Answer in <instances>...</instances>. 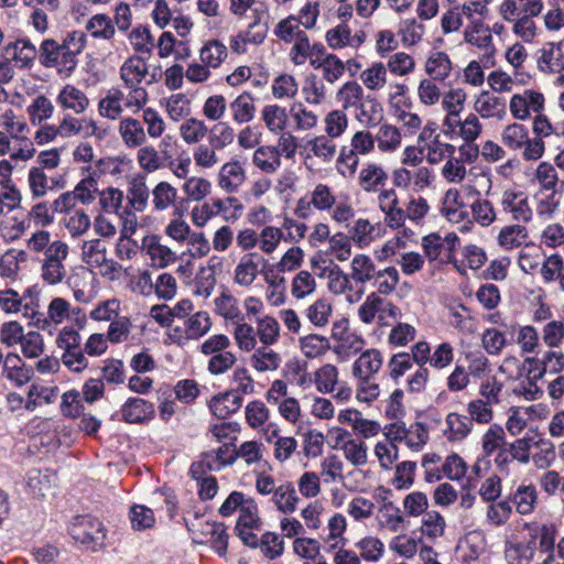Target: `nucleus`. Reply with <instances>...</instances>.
<instances>
[{"instance_id": "3c124183", "label": "nucleus", "mask_w": 564, "mask_h": 564, "mask_svg": "<svg viewBox=\"0 0 564 564\" xmlns=\"http://www.w3.org/2000/svg\"><path fill=\"white\" fill-rule=\"evenodd\" d=\"M321 275H326L328 279V289L334 294H343L347 290H351L350 275L343 272V270L335 265L333 268H325Z\"/></svg>"}, {"instance_id": "e2e57ef3", "label": "nucleus", "mask_w": 564, "mask_h": 564, "mask_svg": "<svg viewBox=\"0 0 564 564\" xmlns=\"http://www.w3.org/2000/svg\"><path fill=\"white\" fill-rule=\"evenodd\" d=\"M316 282L308 271H300L292 281L291 293L296 299H304L315 291Z\"/></svg>"}, {"instance_id": "9b49d317", "label": "nucleus", "mask_w": 564, "mask_h": 564, "mask_svg": "<svg viewBox=\"0 0 564 564\" xmlns=\"http://www.w3.org/2000/svg\"><path fill=\"white\" fill-rule=\"evenodd\" d=\"M142 245L150 256L153 267L163 269L176 261L175 252L162 245L158 236L145 237Z\"/></svg>"}, {"instance_id": "2f4dec72", "label": "nucleus", "mask_w": 564, "mask_h": 564, "mask_svg": "<svg viewBox=\"0 0 564 564\" xmlns=\"http://www.w3.org/2000/svg\"><path fill=\"white\" fill-rule=\"evenodd\" d=\"M86 30L95 39L111 40L116 34L112 20L101 13L95 14L88 20Z\"/></svg>"}, {"instance_id": "13d9d810", "label": "nucleus", "mask_w": 564, "mask_h": 564, "mask_svg": "<svg viewBox=\"0 0 564 564\" xmlns=\"http://www.w3.org/2000/svg\"><path fill=\"white\" fill-rule=\"evenodd\" d=\"M351 30L347 22H341L337 26L326 32L325 40L333 50H341L350 46Z\"/></svg>"}, {"instance_id": "603ef678", "label": "nucleus", "mask_w": 564, "mask_h": 564, "mask_svg": "<svg viewBox=\"0 0 564 564\" xmlns=\"http://www.w3.org/2000/svg\"><path fill=\"white\" fill-rule=\"evenodd\" d=\"M425 33L424 25L415 19H405L400 23L399 34L405 46L417 44Z\"/></svg>"}, {"instance_id": "49530a36", "label": "nucleus", "mask_w": 564, "mask_h": 564, "mask_svg": "<svg viewBox=\"0 0 564 564\" xmlns=\"http://www.w3.org/2000/svg\"><path fill=\"white\" fill-rule=\"evenodd\" d=\"M362 84L370 90H380L387 83V67L382 63H375L360 74Z\"/></svg>"}, {"instance_id": "2eb2a0df", "label": "nucleus", "mask_w": 564, "mask_h": 564, "mask_svg": "<svg viewBox=\"0 0 564 564\" xmlns=\"http://www.w3.org/2000/svg\"><path fill=\"white\" fill-rule=\"evenodd\" d=\"M148 74V65L140 56L129 57L120 67V78L126 86L141 85Z\"/></svg>"}, {"instance_id": "f704fd0d", "label": "nucleus", "mask_w": 564, "mask_h": 564, "mask_svg": "<svg viewBox=\"0 0 564 564\" xmlns=\"http://www.w3.org/2000/svg\"><path fill=\"white\" fill-rule=\"evenodd\" d=\"M162 154L163 156H161L153 147L140 148L137 155L138 163L142 170L149 173L158 171L164 165L163 158H172L165 150H162Z\"/></svg>"}, {"instance_id": "423d86ee", "label": "nucleus", "mask_w": 564, "mask_h": 564, "mask_svg": "<svg viewBox=\"0 0 564 564\" xmlns=\"http://www.w3.org/2000/svg\"><path fill=\"white\" fill-rule=\"evenodd\" d=\"M3 56L13 59L22 68H30L39 59V48L29 39H18L4 46Z\"/></svg>"}, {"instance_id": "4d7b16f0", "label": "nucleus", "mask_w": 564, "mask_h": 564, "mask_svg": "<svg viewBox=\"0 0 564 564\" xmlns=\"http://www.w3.org/2000/svg\"><path fill=\"white\" fill-rule=\"evenodd\" d=\"M262 118L268 129L271 132H276L285 128L288 115L285 108L278 105H269L263 108Z\"/></svg>"}, {"instance_id": "473e14b6", "label": "nucleus", "mask_w": 564, "mask_h": 564, "mask_svg": "<svg viewBox=\"0 0 564 564\" xmlns=\"http://www.w3.org/2000/svg\"><path fill=\"white\" fill-rule=\"evenodd\" d=\"M257 336L260 343L264 346H270L276 343L280 336V325L278 321L270 315L257 317Z\"/></svg>"}, {"instance_id": "79ce46f5", "label": "nucleus", "mask_w": 564, "mask_h": 564, "mask_svg": "<svg viewBox=\"0 0 564 564\" xmlns=\"http://www.w3.org/2000/svg\"><path fill=\"white\" fill-rule=\"evenodd\" d=\"M207 135L213 148L223 150L234 142L235 131L228 123L218 122L208 129Z\"/></svg>"}, {"instance_id": "cd10ccee", "label": "nucleus", "mask_w": 564, "mask_h": 564, "mask_svg": "<svg viewBox=\"0 0 564 564\" xmlns=\"http://www.w3.org/2000/svg\"><path fill=\"white\" fill-rule=\"evenodd\" d=\"M234 120L237 123H246L254 118L256 107L253 98L249 93L239 95L231 104Z\"/></svg>"}, {"instance_id": "774afa93", "label": "nucleus", "mask_w": 564, "mask_h": 564, "mask_svg": "<svg viewBox=\"0 0 564 564\" xmlns=\"http://www.w3.org/2000/svg\"><path fill=\"white\" fill-rule=\"evenodd\" d=\"M341 449L346 459L354 466H361L367 463V446L362 441L348 440L344 442Z\"/></svg>"}, {"instance_id": "c03bdc74", "label": "nucleus", "mask_w": 564, "mask_h": 564, "mask_svg": "<svg viewBox=\"0 0 564 564\" xmlns=\"http://www.w3.org/2000/svg\"><path fill=\"white\" fill-rule=\"evenodd\" d=\"M182 189L189 200L200 202L210 193L212 184L204 177L192 176L185 180Z\"/></svg>"}, {"instance_id": "0e129e2a", "label": "nucleus", "mask_w": 564, "mask_h": 564, "mask_svg": "<svg viewBox=\"0 0 564 564\" xmlns=\"http://www.w3.org/2000/svg\"><path fill=\"white\" fill-rule=\"evenodd\" d=\"M364 560L378 562L383 554V543L376 536H366L356 543Z\"/></svg>"}, {"instance_id": "de8ad7c7", "label": "nucleus", "mask_w": 564, "mask_h": 564, "mask_svg": "<svg viewBox=\"0 0 564 564\" xmlns=\"http://www.w3.org/2000/svg\"><path fill=\"white\" fill-rule=\"evenodd\" d=\"M300 25L301 24L297 22L296 17L289 15L288 18L282 19L278 22L273 30V33L279 40L283 41L284 43H292L296 39H299L300 35L305 33L300 29Z\"/></svg>"}, {"instance_id": "e433bc0d", "label": "nucleus", "mask_w": 564, "mask_h": 564, "mask_svg": "<svg viewBox=\"0 0 564 564\" xmlns=\"http://www.w3.org/2000/svg\"><path fill=\"white\" fill-rule=\"evenodd\" d=\"M208 132L204 121L196 118H188L180 126V134L187 144H195L202 141Z\"/></svg>"}, {"instance_id": "bf43d9fd", "label": "nucleus", "mask_w": 564, "mask_h": 564, "mask_svg": "<svg viewBox=\"0 0 564 564\" xmlns=\"http://www.w3.org/2000/svg\"><path fill=\"white\" fill-rule=\"evenodd\" d=\"M424 254L430 261H440L443 263L446 249L443 238L438 234H430L422 239Z\"/></svg>"}, {"instance_id": "39448f33", "label": "nucleus", "mask_w": 564, "mask_h": 564, "mask_svg": "<svg viewBox=\"0 0 564 564\" xmlns=\"http://www.w3.org/2000/svg\"><path fill=\"white\" fill-rule=\"evenodd\" d=\"M264 263L265 259L258 252L243 254L235 268V283L243 288L250 286L260 273V265Z\"/></svg>"}, {"instance_id": "f3484780", "label": "nucleus", "mask_w": 564, "mask_h": 564, "mask_svg": "<svg viewBox=\"0 0 564 564\" xmlns=\"http://www.w3.org/2000/svg\"><path fill=\"white\" fill-rule=\"evenodd\" d=\"M119 133L128 148L141 147L147 140L142 123L130 117L120 121Z\"/></svg>"}, {"instance_id": "6e6d98bb", "label": "nucleus", "mask_w": 564, "mask_h": 564, "mask_svg": "<svg viewBox=\"0 0 564 564\" xmlns=\"http://www.w3.org/2000/svg\"><path fill=\"white\" fill-rule=\"evenodd\" d=\"M338 380V370L334 365L327 364L315 372L316 389L321 393H329L334 390Z\"/></svg>"}, {"instance_id": "bb28decb", "label": "nucleus", "mask_w": 564, "mask_h": 564, "mask_svg": "<svg viewBox=\"0 0 564 564\" xmlns=\"http://www.w3.org/2000/svg\"><path fill=\"white\" fill-rule=\"evenodd\" d=\"M272 501L279 511L283 513L293 512L299 501L295 487L291 482L279 486L272 496Z\"/></svg>"}, {"instance_id": "72a5a7b5", "label": "nucleus", "mask_w": 564, "mask_h": 564, "mask_svg": "<svg viewBox=\"0 0 564 564\" xmlns=\"http://www.w3.org/2000/svg\"><path fill=\"white\" fill-rule=\"evenodd\" d=\"M83 261L95 268H100L106 262V245L100 239L85 241L82 246Z\"/></svg>"}, {"instance_id": "b1692460", "label": "nucleus", "mask_w": 564, "mask_h": 564, "mask_svg": "<svg viewBox=\"0 0 564 564\" xmlns=\"http://www.w3.org/2000/svg\"><path fill=\"white\" fill-rule=\"evenodd\" d=\"M466 43L482 48L488 53L492 51V36L490 30L482 23H471L464 31Z\"/></svg>"}, {"instance_id": "20e7f679", "label": "nucleus", "mask_w": 564, "mask_h": 564, "mask_svg": "<svg viewBox=\"0 0 564 564\" xmlns=\"http://www.w3.org/2000/svg\"><path fill=\"white\" fill-rule=\"evenodd\" d=\"M378 203L389 228L399 229L404 225L405 210L399 207V199L393 188L381 191L378 195Z\"/></svg>"}, {"instance_id": "ddd939ff", "label": "nucleus", "mask_w": 564, "mask_h": 564, "mask_svg": "<svg viewBox=\"0 0 564 564\" xmlns=\"http://www.w3.org/2000/svg\"><path fill=\"white\" fill-rule=\"evenodd\" d=\"M120 413L127 423H141L154 414V406L141 398H129L121 406Z\"/></svg>"}, {"instance_id": "09e8293b", "label": "nucleus", "mask_w": 564, "mask_h": 564, "mask_svg": "<svg viewBox=\"0 0 564 564\" xmlns=\"http://www.w3.org/2000/svg\"><path fill=\"white\" fill-rule=\"evenodd\" d=\"M376 140L382 152L394 151L401 144V133L394 126L382 124L377 132Z\"/></svg>"}, {"instance_id": "5fc2aeb1", "label": "nucleus", "mask_w": 564, "mask_h": 564, "mask_svg": "<svg viewBox=\"0 0 564 564\" xmlns=\"http://www.w3.org/2000/svg\"><path fill=\"white\" fill-rule=\"evenodd\" d=\"M375 286L377 293L382 295L391 294L399 283V272L394 267H388L383 270H378L375 276Z\"/></svg>"}, {"instance_id": "ea45409f", "label": "nucleus", "mask_w": 564, "mask_h": 564, "mask_svg": "<svg viewBox=\"0 0 564 564\" xmlns=\"http://www.w3.org/2000/svg\"><path fill=\"white\" fill-rule=\"evenodd\" d=\"M534 438H536V432H527L522 438H518L513 443H507L513 460L521 464L530 462V449L533 447Z\"/></svg>"}, {"instance_id": "4468645a", "label": "nucleus", "mask_w": 564, "mask_h": 564, "mask_svg": "<svg viewBox=\"0 0 564 564\" xmlns=\"http://www.w3.org/2000/svg\"><path fill=\"white\" fill-rule=\"evenodd\" d=\"M242 405V397L238 391L228 390L210 400L209 408L214 415L226 419L236 413Z\"/></svg>"}, {"instance_id": "a18cd8bd", "label": "nucleus", "mask_w": 564, "mask_h": 564, "mask_svg": "<svg viewBox=\"0 0 564 564\" xmlns=\"http://www.w3.org/2000/svg\"><path fill=\"white\" fill-rule=\"evenodd\" d=\"M28 113L33 124H40L42 121L53 116L54 106L46 96L39 95L28 107Z\"/></svg>"}, {"instance_id": "338daca9", "label": "nucleus", "mask_w": 564, "mask_h": 564, "mask_svg": "<svg viewBox=\"0 0 564 564\" xmlns=\"http://www.w3.org/2000/svg\"><path fill=\"white\" fill-rule=\"evenodd\" d=\"M492 405L482 399L473 400L467 405L468 417L471 419V422L487 424L494 416Z\"/></svg>"}, {"instance_id": "dca6fc26", "label": "nucleus", "mask_w": 564, "mask_h": 564, "mask_svg": "<svg viewBox=\"0 0 564 564\" xmlns=\"http://www.w3.org/2000/svg\"><path fill=\"white\" fill-rule=\"evenodd\" d=\"M382 366V357L379 350L368 349L354 362L352 372L358 378H372Z\"/></svg>"}, {"instance_id": "f8f14e48", "label": "nucleus", "mask_w": 564, "mask_h": 564, "mask_svg": "<svg viewBox=\"0 0 564 564\" xmlns=\"http://www.w3.org/2000/svg\"><path fill=\"white\" fill-rule=\"evenodd\" d=\"M387 172L378 164L370 163L361 169L358 177L359 186L367 193H376L384 191L388 182Z\"/></svg>"}, {"instance_id": "864d4df0", "label": "nucleus", "mask_w": 564, "mask_h": 564, "mask_svg": "<svg viewBox=\"0 0 564 564\" xmlns=\"http://www.w3.org/2000/svg\"><path fill=\"white\" fill-rule=\"evenodd\" d=\"M177 189L167 182H160L152 191V202L156 210H165L174 204Z\"/></svg>"}, {"instance_id": "6ab92c4d", "label": "nucleus", "mask_w": 564, "mask_h": 564, "mask_svg": "<svg viewBox=\"0 0 564 564\" xmlns=\"http://www.w3.org/2000/svg\"><path fill=\"white\" fill-rule=\"evenodd\" d=\"M511 500L519 514H531L538 502L536 488L533 485H521L511 496Z\"/></svg>"}, {"instance_id": "4c0bfd02", "label": "nucleus", "mask_w": 564, "mask_h": 564, "mask_svg": "<svg viewBox=\"0 0 564 564\" xmlns=\"http://www.w3.org/2000/svg\"><path fill=\"white\" fill-rule=\"evenodd\" d=\"M364 98V89L357 82L345 83L337 93V99L345 109H358Z\"/></svg>"}, {"instance_id": "680f3d73", "label": "nucleus", "mask_w": 564, "mask_h": 564, "mask_svg": "<svg viewBox=\"0 0 564 564\" xmlns=\"http://www.w3.org/2000/svg\"><path fill=\"white\" fill-rule=\"evenodd\" d=\"M505 431L498 424H492L482 436V452L485 456H490L495 451H498L505 444Z\"/></svg>"}, {"instance_id": "052dcab7", "label": "nucleus", "mask_w": 564, "mask_h": 564, "mask_svg": "<svg viewBox=\"0 0 564 564\" xmlns=\"http://www.w3.org/2000/svg\"><path fill=\"white\" fill-rule=\"evenodd\" d=\"M316 65L319 66L318 69H322L324 80L329 84L336 83L346 69L345 63L335 54L326 57L324 63H316Z\"/></svg>"}, {"instance_id": "a19ab883", "label": "nucleus", "mask_w": 564, "mask_h": 564, "mask_svg": "<svg viewBox=\"0 0 564 564\" xmlns=\"http://www.w3.org/2000/svg\"><path fill=\"white\" fill-rule=\"evenodd\" d=\"M199 55L203 64L216 68L227 57V47L217 40L209 41L202 47Z\"/></svg>"}, {"instance_id": "c756f323", "label": "nucleus", "mask_w": 564, "mask_h": 564, "mask_svg": "<svg viewBox=\"0 0 564 564\" xmlns=\"http://www.w3.org/2000/svg\"><path fill=\"white\" fill-rule=\"evenodd\" d=\"M47 315L48 317L42 321V325H40V319H37L36 324L42 329H48L51 333L52 323L55 325L61 324L69 316V303L62 297L53 299L48 305Z\"/></svg>"}, {"instance_id": "c85d7f7f", "label": "nucleus", "mask_w": 564, "mask_h": 564, "mask_svg": "<svg viewBox=\"0 0 564 564\" xmlns=\"http://www.w3.org/2000/svg\"><path fill=\"white\" fill-rule=\"evenodd\" d=\"M184 326L187 339H199L210 330L212 321L207 312L200 311L189 316Z\"/></svg>"}, {"instance_id": "393cba45", "label": "nucleus", "mask_w": 564, "mask_h": 564, "mask_svg": "<svg viewBox=\"0 0 564 564\" xmlns=\"http://www.w3.org/2000/svg\"><path fill=\"white\" fill-rule=\"evenodd\" d=\"M426 73L435 80H444L452 70V62L444 52L432 53L425 63Z\"/></svg>"}, {"instance_id": "8fccbe9b", "label": "nucleus", "mask_w": 564, "mask_h": 564, "mask_svg": "<svg viewBox=\"0 0 564 564\" xmlns=\"http://www.w3.org/2000/svg\"><path fill=\"white\" fill-rule=\"evenodd\" d=\"M528 131L519 123L507 126L501 134L502 143L511 150H521L528 143Z\"/></svg>"}, {"instance_id": "7c9ffc66", "label": "nucleus", "mask_w": 564, "mask_h": 564, "mask_svg": "<svg viewBox=\"0 0 564 564\" xmlns=\"http://www.w3.org/2000/svg\"><path fill=\"white\" fill-rule=\"evenodd\" d=\"M446 425L449 431V441H462L466 438L473 429L471 419H469L468 415L456 412H452L446 416Z\"/></svg>"}, {"instance_id": "a211bd4d", "label": "nucleus", "mask_w": 564, "mask_h": 564, "mask_svg": "<svg viewBox=\"0 0 564 564\" xmlns=\"http://www.w3.org/2000/svg\"><path fill=\"white\" fill-rule=\"evenodd\" d=\"M282 358L268 346L260 347L250 357V366L258 372H268L279 369Z\"/></svg>"}, {"instance_id": "1a4fd4ad", "label": "nucleus", "mask_w": 564, "mask_h": 564, "mask_svg": "<svg viewBox=\"0 0 564 564\" xmlns=\"http://www.w3.org/2000/svg\"><path fill=\"white\" fill-rule=\"evenodd\" d=\"M474 109L482 118H497L502 120L507 113V102L505 98L482 90L475 100Z\"/></svg>"}, {"instance_id": "6e6552de", "label": "nucleus", "mask_w": 564, "mask_h": 564, "mask_svg": "<svg viewBox=\"0 0 564 564\" xmlns=\"http://www.w3.org/2000/svg\"><path fill=\"white\" fill-rule=\"evenodd\" d=\"M56 104L64 111L80 115L88 108L89 99L82 89L74 85L66 84L56 96Z\"/></svg>"}, {"instance_id": "37998d69", "label": "nucleus", "mask_w": 564, "mask_h": 564, "mask_svg": "<svg viewBox=\"0 0 564 564\" xmlns=\"http://www.w3.org/2000/svg\"><path fill=\"white\" fill-rule=\"evenodd\" d=\"M527 238L528 231L524 226L510 225L500 230L498 241L501 247L513 249L521 246Z\"/></svg>"}, {"instance_id": "7ed1b4c3", "label": "nucleus", "mask_w": 564, "mask_h": 564, "mask_svg": "<svg viewBox=\"0 0 564 564\" xmlns=\"http://www.w3.org/2000/svg\"><path fill=\"white\" fill-rule=\"evenodd\" d=\"M70 535L75 541L97 550L104 545L106 533L104 524L90 516H82L70 527Z\"/></svg>"}, {"instance_id": "58836bf2", "label": "nucleus", "mask_w": 564, "mask_h": 564, "mask_svg": "<svg viewBox=\"0 0 564 564\" xmlns=\"http://www.w3.org/2000/svg\"><path fill=\"white\" fill-rule=\"evenodd\" d=\"M360 109L359 120L365 123L366 127H376L383 119L382 105L376 99L369 96L365 101L359 105Z\"/></svg>"}, {"instance_id": "c9c22d12", "label": "nucleus", "mask_w": 564, "mask_h": 564, "mask_svg": "<svg viewBox=\"0 0 564 564\" xmlns=\"http://www.w3.org/2000/svg\"><path fill=\"white\" fill-rule=\"evenodd\" d=\"M535 554V543H513L506 547V558L509 564H530Z\"/></svg>"}, {"instance_id": "0eeeda50", "label": "nucleus", "mask_w": 564, "mask_h": 564, "mask_svg": "<svg viewBox=\"0 0 564 564\" xmlns=\"http://www.w3.org/2000/svg\"><path fill=\"white\" fill-rule=\"evenodd\" d=\"M246 181V171L238 160L225 163L217 175L218 186L228 194L237 193Z\"/></svg>"}, {"instance_id": "f257e3e1", "label": "nucleus", "mask_w": 564, "mask_h": 564, "mask_svg": "<svg viewBox=\"0 0 564 564\" xmlns=\"http://www.w3.org/2000/svg\"><path fill=\"white\" fill-rule=\"evenodd\" d=\"M86 44L87 36L83 31L68 32L61 41L44 39L39 47V63L45 68H54L62 77H70Z\"/></svg>"}, {"instance_id": "5701e85b", "label": "nucleus", "mask_w": 564, "mask_h": 564, "mask_svg": "<svg viewBox=\"0 0 564 564\" xmlns=\"http://www.w3.org/2000/svg\"><path fill=\"white\" fill-rule=\"evenodd\" d=\"M253 164L264 173H274L281 166L280 152L273 147H260L252 156Z\"/></svg>"}, {"instance_id": "4be33fe9", "label": "nucleus", "mask_w": 564, "mask_h": 564, "mask_svg": "<svg viewBox=\"0 0 564 564\" xmlns=\"http://www.w3.org/2000/svg\"><path fill=\"white\" fill-rule=\"evenodd\" d=\"M564 54L560 45L547 43L541 50V56L538 59V66L542 72L556 73L563 69L562 61Z\"/></svg>"}, {"instance_id": "9d476101", "label": "nucleus", "mask_w": 564, "mask_h": 564, "mask_svg": "<svg viewBox=\"0 0 564 564\" xmlns=\"http://www.w3.org/2000/svg\"><path fill=\"white\" fill-rule=\"evenodd\" d=\"M501 205L503 210L511 214L514 220L528 223L532 218V209L529 206L528 197L523 193L505 192Z\"/></svg>"}, {"instance_id": "a878e982", "label": "nucleus", "mask_w": 564, "mask_h": 564, "mask_svg": "<svg viewBox=\"0 0 564 564\" xmlns=\"http://www.w3.org/2000/svg\"><path fill=\"white\" fill-rule=\"evenodd\" d=\"M533 447L536 448V453L533 454L532 460L536 468L545 469L554 463L556 458V453L555 446L551 441L541 437L536 433V438H534Z\"/></svg>"}, {"instance_id": "69168bd1", "label": "nucleus", "mask_w": 564, "mask_h": 564, "mask_svg": "<svg viewBox=\"0 0 564 564\" xmlns=\"http://www.w3.org/2000/svg\"><path fill=\"white\" fill-rule=\"evenodd\" d=\"M301 350L307 358H315L329 348L326 337L319 335H307L300 340Z\"/></svg>"}, {"instance_id": "412c9836", "label": "nucleus", "mask_w": 564, "mask_h": 564, "mask_svg": "<svg viewBox=\"0 0 564 564\" xmlns=\"http://www.w3.org/2000/svg\"><path fill=\"white\" fill-rule=\"evenodd\" d=\"M372 259L366 254H357L351 261L350 278L359 284H366L375 279L377 274Z\"/></svg>"}, {"instance_id": "aec40b11", "label": "nucleus", "mask_w": 564, "mask_h": 564, "mask_svg": "<svg viewBox=\"0 0 564 564\" xmlns=\"http://www.w3.org/2000/svg\"><path fill=\"white\" fill-rule=\"evenodd\" d=\"M55 474L48 470L31 469L26 475V484L34 497L43 498L52 489Z\"/></svg>"}, {"instance_id": "f03ea898", "label": "nucleus", "mask_w": 564, "mask_h": 564, "mask_svg": "<svg viewBox=\"0 0 564 564\" xmlns=\"http://www.w3.org/2000/svg\"><path fill=\"white\" fill-rule=\"evenodd\" d=\"M80 344L79 333L68 327H64L56 338L57 347L63 350L62 361L73 372H82L88 367V359Z\"/></svg>"}]
</instances>
